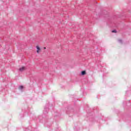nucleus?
<instances>
[{"label":"nucleus","mask_w":131,"mask_h":131,"mask_svg":"<svg viewBox=\"0 0 131 131\" xmlns=\"http://www.w3.org/2000/svg\"><path fill=\"white\" fill-rule=\"evenodd\" d=\"M48 111H49V108L48 107H45L44 110L43 111V115H46V114H48Z\"/></svg>","instance_id":"1"},{"label":"nucleus","mask_w":131,"mask_h":131,"mask_svg":"<svg viewBox=\"0 0 131 131\" xmlns=\"http://www.w3.org/2000/svg\"><path fill=\"white\" fill-rule=\"evenodd\" d=\"M19 71L22 72V71H24V70H25V67H23L22 68H19Z\"/></svg>","instance_id":"2"},{"label":"nucleus","mask_w":131,"mask_h":131,"mask_svg":"<svg viewBox=\"0 0 131 131\" xmlns=\"http://www.w3.org/2000/svg\"><path fill=\"white\" fill-rule=\"evenodd\" d=\"M36 48L37 49V53L38 54V53H39V51H40V48L38 46H36Z\"/></svg>","instance_id":"3"},{"label":"nucleus","mask_w":131,"mask_h":131,"mask_svg":"<svg viewBox=\"0 0 131 131\" xmlns=\"http://www.w3.org/2000/svg\"><path fill=\"white\" fill-rule=\"evenodd\" d=\"M81 75H85V71H83L81 72Z\"/></svg>","instance_id":"4"},{"label":"nucleus","mask_w":131,"mask_h":131,"mask_svg":"<svg viewBox=\"0 0 131 131\" xmlns=\"http://www.w3.org/2000/svg\"><path fill=\"white\" fill-rule=\"evenodd\" d=\"M24 88V87L23 86L21 85V86H19V90H23Z\"/></svg>","instance_id":"5"},{"label":"nucleus","mask_w":131,"mask_h":131,"mask_svg":"<svg viewBox=\"0 0 131 131\" xmlns=\"http://www.w3.org/2000/svg\"><path fill=\"white\" fill-rule=\"evenodd\" d=\"M118 41H119V42L120 43H122V40H121V39H119V40H118Z\"/></svg>","instance_id":"6"},{"label":"nucleus","mask_w":131,"mask_h":131,"mask_svg":"<svg viewBox=\"0 0 131 131\" xmlns=\"http://www.w3.org/2000/svg\"><path fill=\"white\" fill-rule=\"evenodd\" d=\"M112 32H113V33H116L117 31L116 30H114L112 31Z\"/></svg>","instance_id":"7"},{"label":"nucleus","mask_w":131,"mask_h":131,"mask_svg":"<svg viewBox=\"0 0 131 131\" xmlns=\"http://www.w3.org/2000/svg\"><path fill=\"white\" fill-rule=\"evenodd\" d=\"M46 47H45V48H44V50H46Z\"/></svg>","instance_id":"8"}]
</instances>
